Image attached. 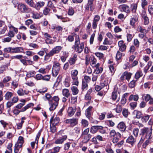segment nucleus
Here are the masks:
<instances>
[{"mask_svg":"<svg viewBox=\"0 0 153 153\" xmlns=\"http://www.w3.org/2000/svg\"><path fill=\"white\" fill-rule=\"evenodd\" d=\"M22 103H20L16 106V108L18 109H21L25 105L26 102L25 100L22 99L20 100Z\"/></svg>","mask_w":153,"mask_h":153,"instance_id":"24","label":"nucleus"},{"mask_svg":"<svg viewBox=\"0 0 153 153\" xmlns=\"http://www.w3.org/2000/svg\"><path fill=\"white\" fill-rule=\"evenodd\" d=\"M133 114L136 115V117L138 119L140 118L142 116V114L141 112L140 111L134 110L133 112Z\"/></svg>","mask_w":153,"mask_h":153,"instance_id":"31","label":"nucleus"},{"mask_svg":"<svg viewBox=\"0 0 153 153\" xmlns=\"http://www.w3.org/2000/svg\"><path fill=\"white\" fill-rule=\"evenodd\" d=\"M18 8L22 12L29 13L31 11V9L28 7L26 5L20 4L18 5Z\"/></svg>","mask_w":153,"mask_h":153,"instance_id":"4","label":"nucleus"},{"mask_svg":"<svg viewBox=\"0 0 153 153\" xmlns=\"http://www.w3.org/2000/svg\"><path fill=\"white\" fill-rule=\"evenodd\" d=\"M117 128L121 131H124L126 128L125 123L123 122H120L118 125Z\"/></svg>","mask_w":153,"mask_h":153,"instance_id":"13","label":"nucleus"},{"mask_svg":"<svg viewBox=\"0 0 153 153\" xmlns=\"http://www.w3.org/2000/svg\"><path fill=\"white\" fill-rule=\"evenodd\" d=\"M47 7H48L50 9H53L54 12H56V10L55 9V7L51 1H49L48 2Z\"/></svg>","mask_w":153,"mask_h":153,"instance_id":"27","label":"nucleus"},{"mask_svg":"<svg viewBox=\"0 0 153 153\" xmlns=\"http://www.w3.org/2000/svg\"><path fill=\"white\" fill-rule=\"evenodd\" d=\"M43 76L40 74H38L36 75L34 78L37 80L42 79Z\"/></svg>","mask_w":153,"mask_h":153,"instance_id":"61","label":"nucleus"},{"mask_svg":"<svg viewBox=\"0 0 153 153\" xmlns=\"http://www.w3.org/2000/svg\"><path fill=\"white\" fill-rule=\"evenodd\" d=\"M108 85V81L107 80L102 79L100 82V85L102 88H103L105 86Z\"/></svg>","mask_w":153,"mask_h":153,"instance_id":"39","label":"nucleus"},{"mask_svg":"<svg viewBox=\"0 0 153 153\" xmlns=\"http://www.w3.org/2000/svg\"><path fill=\"white\" fill-rule=\"evenodd\" d=\"M118 45L119 47V50L121 52L125 51L126 48V46L125 43H124L123 41H120L118 42Z\"/></svg>","mask_w":153,"mask_h":153,"instance_id":"8","label":"nucleus"},{"mask_svg":"<svg viewBox=\"0 0 153 153\" xmlns=\"http://www.w3.org/2000/svg\"><path fill=\"white\" fill-rule=\"evenodd\" d=\"M137 20L138 19L137 17L131 18L130 20V25L133 27L134 26L136 22L137 21Z\"/></svg>","mask_w":153,"mask_h":153,"instance_id":"33","label":"nucleus"},{"mask_svg":"<svg viewBox=\"0 0 153 153\" xmlns=\"http://www.w3.org/2000/svg\"><path fill=\"white\" fill-rule=\"evenodd\" d=\"M82 126L83 127H87L88 125V122L85 120L82 119L81 121Z\"/></svg>","mask_w":153,"mask_h":153,"instance_id":"38","label":"nucleus"},{"mask_svg":"<svg viewBox=\"0 0 153 153\" xmlns=\"http://www.w3.org/2000/svg\"><path fill=\"white\" fill-rule=\"evenodd\" d=\"M0 123L3 126V128L5 129L8 125V123L4 120H0Z\"/></svg>","mask_w":153,"mask_h":153,"instance_id":"45","label":"nucleus"},{"mask_svg":"<svg viewBox=\"0 0 153 153\" xmlns=\"http://www.w3.org/2000/svg\"><path fill=\"white\" fill-rule=\"evenodd\" d=\"M50 105V107L49 110L50 111H53L55 109L56 106L58 105L57 103H54L52 101L51 102L50 104H49Z\"/></svg>","mask_w":153,"mask_h":153,"instance_id":"25","label":"nucleus"},{"mask_svg":"<svg viewBox=\"0 0 153 153\" xmlns=\"http://www.w3.org/2000/svg\"><path fill=\"white\" fill-rule=\"evenodd\" d=\"M128 95V93H126L123 95L121 100V103L122 104L124 105L126 102V97Z\"/></svg>","mask_w":153,"mask_h":153,"instance_id":"37","label":"nucleus"},{"mask_svg":"<svg viewBox=\"0 0 153 153\" xmlns=\"http://www.w3.org/2000/svg\"><path fill=\"white\" fill-rule=\"evenodd\" d=\"M148 10L151 14H153V5H149L148 7Z\"/></svg>","mask_w":153,"mask_h":153,"instance_id":"56","label":"nucleus"},{"mask_svg":"<svg viewBox=\"0 0 153 153\" xmlns=\"http://www.w3.org/2000/svg\"><path fill=\"white\" fill-rule=\"evenodd\" d=\"M62 49V47L61 46H56L53 48L50 52L53 56L55 54L59 53Z\"/></svg>","mask_w":153,"mask_h":153,"instance_id":"6","label":"nucleus"},{"mask_svg":"<svg viewBox=\"0 0 153 153\" xmlns=\"http://www.w3.org/2000/svg\"><path fill=\"white\" fill-rule=\"evenodd\" d=\"M93 4H90L89 2H88V3L85 5V10H89V9H90L91 11H93V8L92 7Z\"/></svg>","mask_w":153,"mask_h":153,"instance_id":"34","label":"nucleus"},{"mask_svg":"<svg viewBox=\"0 0 153 153\" xmlns=\"http://www.w3.org/2000/svg\"><path fill=\"white\" fill-rule=\"evenodd\" d=\"M143 76V73L141 71H137L135 75V78L137 79Z\"/></svg>","mask_w":153,"mask_h":153,"instance_id":"35","label":"nucleus"},{"mask_svg":"<svg viewBox=\"0 0 153 153\" xmlns=\"http://www.w3.org/2000/svg\"><path fill=\"white\" fill-rule=\"evenodd\" d=\"M137 31L140 33L138 34V37L141 39H143L146 36V34L148 32V30L143 28L142 26L139 25L137 27Z\"/></svg>","mask_w":153,"mask_h":153,"instance_id":"3","label":"nucleus"},{"mask_svg":"<svg viewBox=\"0 0 153 153\" xmlns=\"http://www.w3.org/2000/svg\"><path fill=\"white\" fill-rule=\"evenodd\" d=\"M91 135L90 134H88L87 135H85L84 137L83 142L84 143H87L88 142L91 137Z\"/></svg>","mask_w":153,"mask_h":153,"instance_id":"29","label":"nucleus"},{"mask_svg":"<svg viewBox=\"0 0 153 153\" xmlns=\"http://www.w3.org/2000/svg\"><path fill=\"white\" fill-rule=\"evenodd\" d=\"M56 16L58 19H61L63 22H69L71 21V19L65 17L63 14L61 16H59L56 15Z\"/></svg>","mask_w":153,"mask_h":153,"instance_id":"14","label":"nucleus"},{"mask_svg":"<svg viewBox=\"0 0 153 153\" xmlns=\"http://www.w3.org/2000/svg\"><path fill=\"white\" fill-rule=\"evenodd\" d=\"M36 72L34 71H33L28 72L27 74V76L28 77H33L35 74Z\"/></svg>","mask_w":153,"mask_h":153,"instance_id":"40","label":"nucleus"},{"mask_svg":"<svg viewBox=\"0 0 153 153\" xmlns=\"http://www.w3.org/2000/svg\"><path fill=\"white\" fill-rule=\"evenodd\" d=\"M84 45V43L83 42L80 43L79 36H78L77 38L76 39L75 42L74 46L75 50L78 53H81L83 49Z\"/></svg>","mask_w":153,"mask_h":153,"instance_id":"2","label":"nucleus"},{"mask_svg":"<svg viewBox=\"0 0 153 153\" xmlns=\"http://www.w3.org/2000/svg\"><path fill=\"white\" fill-rule=\"evenodd\" d=\"M45 4V2L42 1H40L36 2V4L34 5V7L37 10H39L40 9L43 7Z\"/></svg>","mask_w":153,"mask_h":153,"instance_id":"9","label":"nucleus"},{"mask_svg":"<svg viewBox=\"0 0 153 153\" xmlns=\"http://www.w3.org/2000/svg\"><path fill=\"white\" fill-rule=\"evenodd\" d=\"M59 121V117H56L54 118L52 117L50 120V123L53 125L56 126L58 124Z\"/></svg>","mask_w":153,"mask_h":153,"instance_id":"12","label":"nucleus"},{"mask_svg":"<svg viewBox=\"0 0 153 153\" xmlns=\"http://www.w3.org/2000/svg\"><path fill=\"white\" fill-rule=\"evenodd\" d=\"M134 35L130 33H127L126 35L127 40L128 42H131L133 38Z\"/></svg>","mask_w":153,"mask_h":153,"instance_id":"44","label":"nucleus"},{"mask_svg":"<svg viewBox=\"0 0 153 153\" xmlns=\"http://www.w3.org/2000/svg\"><path fill=\"white\" fill-rule=\"evenodd\" d=\"M135 82L136 81L134 80L131 81L129 84V87L131 88H134L135 85Z\"/></svg>","mask_w":153,"mask_h":153,"instance_id":"58","label":"nucleus"},{"mask_svg":"<svg viewBox=\"0 0 153 153\" xmlns=\"http://www.w3.org/2000/svg\"><path fill=\"white\" fill-rule=\"evenodd\" d=\"M133 133L135 137H137L138 135L139 129L138 128H134L133 130Z\"/></svg>","mask_w":153,"mask_h":153,"instance_id":"55","label":"nucleus"},{"mask_svg":"<svg viewBox=\"0 0 153 153\" xmlns=\"http://www.w3.org/2000/svg\"><path fill=\"white\" fill-rule=\"evenodd\" d=\"M140 134L142 136L140 142L142 143L145 140V138L150 139L152 138V128L144 127L140 130Z\"/></svg>","mask_w":153,"mask_h":153,"instance_id":"1","label":"nucleus"},{"mask_svg":"<svg viewBox=\"0 0 153 153\" xmlns=\"http://www.w3.org/2000/svg\"><path fill=\"white\" fill-rule=\"evenodd\" d=\"M71 90L72 92V94L73 95H77L79 92V90L75 86H72Z\"/></svg>","mask_w":153,"mask_h":153,"instance_id":"26","label":"nucleus"},{"mask_svg":"<svg viewBox=\"0 0 153 153\" xmlns=\"http://www.w3.org/2000/svg\"><path fill=\"white\" fill-rule=\"evenodd\" d=\"M75 108H73L72 107H69L68 109L67 112L68 116L71 117L72 116L76 111Z\"/></svg>","mask_w":153,"mask_h":153,"instance_id":"17","label":"nucleus"},{"mask_svg":"<svg viewBox=\"0 0 153 153\" xmlns=\"http://www.w3.org/2000/svg\"><path fill=\"white\" fill-rule=\"evenodd\" d=\"M103 69L101 67L96 68L95 70L94 73L96 74H98L101 73Z\"/></svg>","mask_w":153,"mask_h":153,"instance_id":"54","label":"nucleus"},{"mask_svg":"<svg viewBox=\"0 0 153 153\" xmlns=\"http://www.w3.org/2000/svg\"><path fill=\"white\" fill-rule=\"evenodd\" d=\"M33 103H29L25 106L23 108H22L20 111H19L18 110L15 109L13 111V113L14 114L16 115L18 114L20 112H24L29 108L33 107Z\"/></svg>","mask_w":153,"mask_h":153,"instance_id":"5","label":"nucleus"},{"mask_svg":"<svg viewBox=\"0 0 153 153\" xmlns=\"http://www.w3.org/2000/svg\"><path fill=\"white\" fill-rule=\"evenodd\" d=\"M102 128V126H93L91 127V132L92 133H96L98 130L99 129V128Z\"/></svg>","mask_w":153,"mask_h":153,"instance_id":"20","label":"nucleus"},{"mask_svg":"<svg viewBox=\"0 0 153 153\" xmlns=\"http://www.w3.org/2000/svg\"><path fill=\"white\" fill-rule=\"evenodd\" d=\"M13 94L12 93L7 91L5 95V99L7 100H10L12 97Z\"/></svg>","mask_w":153,"mask_h":153,"instance_id":"32","label":"nucleus"},{"mask_svg":"<svg viewBox=\"0 0 153 153\" xmlns=\"http://www.w3.org/2000/svg\"><path fill=\"white\" fill-rule=\"evenodd\" d=\"M131 10L133 13H135L137 7V5L133 4L131 5Z\"/></svg>","mask_w":153,"mask_h":153,"instance_id":"53","label":"nucleus"},{"mask_svg":"<svg viewBox=\"0 0 153 153\" xmlns=\"http://www.w3.org/2000/svg\"><path fill=\"white\" fill-rule=\"evenodd\" d=\"M63 95L67 98H68L70 96L69 90L67 89H64L62 90Z\"/></svg>","mask_w":153,"mask_h":153,"instance_id":"28","label":"nucleus"},{"mask_svg":"<svg viewBox=\"0 0 153 153\" xmlns=\"http://www.w3.org/2000/svg\"><path fill=\"white\" fill-rule=\"evenodd\" d=\"M59 71L52 68V74L54 77H56L58 74Z\"/></svg>","mask_w":153,"mask_h":153,"instance_id":"64","label":"nucleus"},{"mask_svg":"<svg viewBox=\"0 0 153 153\" xmlns=\"http://www.w3.org/2000/svg\"><path fill=\"white\" fill-rule=\"evenodd\" d=\"M134 46L138 48L140 45V42L137 39H135L134 40Z\"/></svg>","mask_w":153,"mask_h":153,"instance_id":"46","label":"nucleus"},{"mask_svg":"<svg viewBox=\"0 0 153 153\" xmlns=\"http://www.w3.org/2000/svg\"><path fill=\"white\" fill-rule=\"evenodd\" d=\"M25 2L31 7H34V2L33 0H25Z\"/></svg>","mask_w":153,"mask_h":153,"instance_id":"51","label":"nucleus"},{"mask_svg":"<svg viewBox=\"0 0 153 153\" xmlns=\"http://www.w3.org/2000/svg\"><path fill=\"white\" fill-rule=\"evenodd\" d=\"M65 122L71 126H74L77 123V120L75 119H67Z\"/></svg>","mask_w":153,"mask_h":153,"instance_id":"7","label":"nucleus"},{"mask_svg":"<svg viewBox=\"0 0 153 153\" xmlns=\"http://www.w3.org/2000/svg\"><path fill=\"white\" fill-rule=\"evenodd\" d=\"M23 49L22 47H17L15 48H12L11 53H18L23 52Z\"/></svg>","mask_w":153,"mask_h":153,"instance_id":"16","label":"nucleus"},{"mask_svg":"<svg viewBox=\"0 0 153 153\" xmlns=\"http://www.w3.org/2000/svg\"><path fill=\"white\" fill-rule=\"evenodd\" d=\"M139 99V96L137 94L133 95H131L129 97V100L130 101H131L133 100L135 101H137Z\"/></svg>","mask_w":153,"mask_h":153,"instance_id":"22","label":"nucleus"},{"mask_svg":"<svg viewBox=\"0 0 153 153\" xmlns=\"http://www.w3.org/2000/svg\"><path fill=\"white\" fill-rule=\"evenodd\" d=\"M51 38H47L46 39V43L48 44H52L53 43V41L51 39Z\"/></svg>","mask_w":153,"mask_h":153,"instance_id":"63","label":"nucleus"},{"mask_svg":"<svg viewBox=\"0 0 153 153\" xmlns=\"http://www.w3.org/2000/svg\"><path fill=\"white\" fill-rule=\"evenodd\" d=\"M45 97L46 99L48 101L49 103L50 104L51 102L52 101V98L51 95L48 94H46Z\"/></svg>","mask_w":153,"mask_h":153,"instance_id":"47","label":"nucleus"},{"mask_svg":"<svg viewBox=\"0 0 153 153\" xmlns=\"http://www.w3.org/2000/svg\"><path fill=\"white\" fill-rule=\"evenodd\" d=\"M24 143V139L23 137L22 136H19V137L18 141L16 144H18L20 145V146H22Z\"/></svg>","mask_w":153,"mask_h":153,"instance_id":"30","label":"nucleus"},{"mask_svg":"<svg viewBox=\"0 0 153 153\" xmlns=\"http://www.w3.org/2000/svg\"><path fill=\"white\" fill-rule=\"evenodd\" d=\"M53 56V55L50 51L48 53H46V55L44 57V59L45 61H47L49 59L50 57Z\"/></svg>","mask_w":153,"mask_h":153,"instance_id":"43","label":"nucleus"},{"mask_svg":"<svg viewBox=\"0 0 153 153\" xmlns=\"http://www.w3.org/2000/svg\"><path fill=\"white\" fill-rule=\"evenodd\" d=\"M74 14V10L72 7H70L68 11V14L69 15L72 16Z\"/></svg>","mask_w":153,"mask_h":153,"instance_id":"48","label":"nucleus"},{"mask_svg":"<svg viewBox=\"0 0 153 153\" xmlns=\"http://www.w3.org/2000/svg\"><path fill=\"white\" fill-rule=\"evenodd\" d=\"M66 135L62 136L60 138L57 139L54 142V143L56 144H62L67 139Z\"/></svg>","mask_w":153,"mask_h":153,"instance_id":"10","label":"nucleus"},{"mask_svg":"<svg viewBox=\"0 0 153 153\" xmlns=\"http://www.w3.org/2000/svg\"><path fill=\"white\" fill-rule=\"evenodd\" d=\"M110 135L111 137H114L116 135V136L119 137L120 138L121 136V134L119 132L116 133L114 130H112L111 131Z\"/></svg>","mask_w":153,"mask_h":153,"instance_id":"21","label":"nucleus"},{"mask_svg":"<svg viewBox=\"0 0 153 153\" xmlns=\"http://www.w3.org/2000/svg\"><path fill=\"white\" fill-rule=\"evenodd\" d=\"M65 86L67 87H69L70 85L69 80L68 78H66L64 82Z\"/></svg>","mask_w":153,"mask_h":153,"instance_id":"60","label":"nucleus"},{"mask_svg":"<svg viewBox=\"0 0 153 153\" xmlns=\"http://www.w3.org/2000/svg\"><path fill=\"white\" fill-rule=\"evenodd\" d=\"M22 146L16 144L15 146L14 152L15 153H18L19 151V149L22 147Z\"/></svg>","mask_w":153,"mask_h":153,"instance_id":"41","label":"nucleus"},{"mask_svg":"<svg viewBox=\"0 0 153 153\" xmlns=\"http://www.w3.org/2000/svg\"><path fill=\"white\" fill-rule=\"evenodd\" d=\"M11 79V78L10 77L7 76L4 78L3 80V82L4 83H6L10 81Z\"/></svg>","mask_w":153,"mask_h":153,"instance_id":"62","label":"nucleus"},{"mask_svg":"<svg viewBox=\"0 0 153 153\" xmlns=\"http://www.w3.org/2000/svg\"><path fill=\"white\" fill-rule=\"evenodd\" d=\"M122 56V53L119 51H118L116 55V58L117 60L120 59Z\"/></svg>","mask_w":153,"mask_h":153,"instance_id":"59","label":"nucleus"},{"mask_svg":"<svg viewBox=\"0 0 153 153\" xmlns=\"http://www.w3.org/2000/svg\"><path fill=\"white\" fill-rule=\"evenodd\" d=\"M111 99L112 100L114 101L115 100L117 99V102L119 101L120 99V97L118 96V93L117 91L114 90L112 92Z\"/></svg>","mask_w":153,"mask_h":153,"instance_id":"11","label":"nucleus"},{"mask_svg":"<svg viewBox=\"0 0 153 153\" xmlns=\"http://www.w3.org/2000/svg\"><path fill=\"white\" fill-rule=\"evenodd\" d=\"M50 11V9L49 8H48V7H46L44 8L43 10V14L45 15H47L49 13Z\"/></svg>","mask_w":153,"mask_h":153,"instance_id":"49","label":"nucleus"},{"mask_svg":"<svg viewBox=\"0 0 153 153\" xmlns=\"http://www.w3.org/2000/svg\"><path fill=\"white\" fill-rule=\"evenodd\" d=\"M92 108V106H89L86 109L85 111L86 116L89 119H90L91 117Z\"/></svg>","mask_w":153,"mask_h":153,"instance_id":"18","label":"nucleus"},{"mask_svg":"<svg viewBox=\"0 0 153 153\" xmlns=\"http://www.w3.org/2000/svg\"><path fill=\"white\" fill-rule=\"evenodd\" d=\"M120 7L121 8L123 11L127 13H129L130 11L129 7L126 4H122L120 6Z\"/></svg>","mask_w":153,"mask_h":153,"instance_id":"15","label":"nucleus"},{"mask_svg":"<svg viewBox=\"0 0 153 153\" xmlns=\"http://www.w3.org/2000/svg\"><path fill=\"white\" fill-rule=\"evenodd\" d=\"M23 57V56L22 55H20L15 56H13L11 57V59H19L20 60Z\"/></svg>","mask_w":153,"mask_h":153,"instance_id":"57","label":"nucleus"},{"mask_svg":"<svg viewBox=\"0 0 153 153\" xmlns=\"http://www.w3.org/2000/svg\"><path fill=\"white\" fill-rule=\"evenodd\" d=\"M136 141V139L134 138L132 135L129 136L126 140L127 142L129 143L132 145H133Z\"/></svg>","mask_w":153,"mask_h":153,"instance_id":"19","label":"nucleus"},{"mask_svg":"<svg viewBox=\"0 0 153 153\" xmlns=\"http://www.w3.org/2000/svg\"><path fill=\"white\" fill-rule=\"evenodd\" d=\"M126 79L128 81H129L130 79L131 78L132 74L130 73H128V72H125Z\"/></svg>","mask_w":153,"mask_h":153,"instance_id":"52","label":"nucleus"},{"mask_svg":"<svg viewBox=\"0 0 153 153\" xmlns=\"http://www.w3.org/2000/svg\"><path fill=\"white\" fill-rule=\"evenodd\" d=\"M88 83L84 80H82V89L83 91L86 90L88 88Z\"/></svg>","mask_w":153,"mask_h":153,"instance_id":"36","label":"nucleus"},{"mask_svg":"<svg viewBox=\"0 0 153 153\" xmlns=\"http://www.w3.org/2000/svg\"><path fill=\"white\" fill-rule=\"evenodd\" d=\"M53 68L55 70H57L59 72L60 68V64L59 63H56L53 65Z\"/></svg>","mask_w":153,"mask_h":153,"instance_id":"42","label":"nucleus"},{"mask_svg":"<svg viewBox=\"0 0 153 153\" xmlns=\"http://www.w3.org/2000/svg\"><path fill=\"white\" fill-rule=\"evenodd\" d=\"M77 55L74 54L73 57L71 58L69 60V63L71 65H73L75 64L77 60Z\"/></svg>","mask_w":153,"mask_h":153,"instance_id":"23","label":"nucleus"},{"mask_svg":"<svg viewBox=\"0 0 153 153\" xmlns=\"http://www.w3.org/2000/svg\"><path fill=\"white\" fill-rule=\"evenodd\" d=\"M95 54L100 59L103 58L104 56L103 54L100 52H96Z\"/></svg>","mask_w":153,"mask_h":153,"instance_id":"50","label":"nucleus"}]
</instances>
